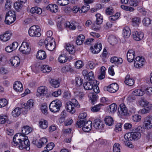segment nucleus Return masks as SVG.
Instances as JSON below:
<instances>
[{"mask_svg": "<svg viewBox=\"0 0 152 152\" xmlns=\"http://www.w3.org/2000/svg\"><path fill=\"white\" fill-rule=\"evenodd\" d=\"M19 50L23 54H28L30 52L31 48L27 42H23L19 49Z\"/></svg>", "mask_w": 152, "mask_h": 152, "instance_id": "9", "label": "nucleus"}, {"mask_svg": "<svg viewBox=\"0 0 152 152\" xmlns=\"http://www.w3.org/2000/svg\"><path fill=\"white\" fill-rule=\"evenodd\" d=\"M132 22L133 26H138L140 22V19L139 17H134L132 19Z\"/></svg>", "mask_w": 152, "mask_h": 152, "instance_id": "45", "label": "nucleus"}, {"mask_svg": "<svg viewBox=\"0 0 152 152\" xmlns=\"http://www.w3.org/2000/svg\"><path fill=\"white\" fill-rule=\"evenodd\" d=\"M85 39V36L83 35H80L77 38L76 43L78 45H80L83 43Z\"/></svg>", "mask_w": 152, "mask_h": 152, "instance_id": "37", "label": "nucleus"}, {"mask_svg": "<svg viewBox=\"0 0 152 152\" xmlns=\"http://www.w3.org/2000/svg\"><path fill=\"white\" fill-rule=\"evenodd\" d=\"M75 66L76 68L80 69L84 66V64L82 61L79 60L76 62Z\"/></svg>", "mask_w": 152, "mask_h": 152, "instance_id": "56", "label": "nucleus"}, {"mask_svg": "<svg viewBox=\"0 0 152 152\" xmlns=\"http://www.w3.org/2000/svg\"><path fill=\"white\" fill-rule=\"evenodd\" d=\"M93 126L95 129H101L103 127V123L99 119H97L94 120Z\"/></svg>", "mask_w": 152, "mask_h": 152, "instance_id": "16", "label": "nucleus"}, {"mask_svg": "<svg viewBox=\"0 0 152 152\" xmlns=\"http://www.w3.org/2000/svg\"><path fill=\"white\" fill-rule=\"evenodd\" d=\"M102 46L101 43L96 44L94 47L91 46L90 48L91 51L94 54H97L101 51L102 49Z\"/></svg>", "mask_w": 152, "mask_h": 152, "instance_id": "12", "label": "nucleus"}, {"mask_svg": "<svg viewBox=\"0 0 152 152\" xmlns=\"http://www.w3.org/2000/svg\"><path fill=\"white\" fill-rule=\"evenodd\" d=\"M13 87L14 89L17 92H21L23 90L22 84L19 81L15 82Z\"/></svg>", "mask_w": 152, "mask_h": 152, "instance_id": "19", "label": "nucleus"}, {"mask_svg": "<svg viewBox=\"0 0 152 152\" xmlns=\"http://www.w3.org/2000/svg\"><path fill=\"white\" fill-rule=\"evenodd\" d=\"M120 16V13L118 12L116 13L115 15L111 16L109 17L110 20L113 21L117 20Z\"/></svg>", "mask_w": 152, "mask_h": 152, "instance_id": "55", "label": "nucleus"}, {"mask_svg": "<svg viewBox=\"0 0 152 152\" xmlns=\"http://www.w3.org/2000/svg\"><path fill=\"white\" fill-rule=\"evenodd\" d=\"M126 56L128 61L130 62H132L135 56V52L133 50H129L128 51Z\"/></svg>", "mask_w": 152, "mask_h": 152, "instance_id": "13", "label": "nucleus"}, {"mask_svg": "<svg viewBox=\"0 0 152 152\" xmlns=\"http://www.w3.org/2000/svg\"><path fill=\"white\" fill-rule=\"evenodd\" d=\"M16 17V15L15 12H8L6 15L5 22L7 24H10L14 22Z\"/></svg>", "mask_w": 152, "mask_h": 152, "instance_id": "4", "label": "nucleus"}, {"mask_svg": "<svg viewBox=\"0 0 152 152\" xmlns=\"http://www.w3.org/2000/svg\"><path fill=\"white\" fill-rule=\"evenodd\" d=\"M32 131V129L28 126H23L22 129V133H20L22 136H26V135L29 134Z\"/></svg>", "mask_w": 152, "mask_h": 152, "instance_id": "22", "label": "nucleus"}, {"mask_svg": "<svg viewBox=\"0 0 152 152\" xmlns=\"http://www.w3.org/2000/svg\"><path fill=\"white\" fill-rule=\"evenodd\" d=\"M47 10L50 11L52 12H56L58 10V6L55 4H50L46 7Z\"/></svg>", "mask_w": 152, "mask_h": 152, "instance_id": "18", "label": "nucleus"}, {"mask_svg": "<svg viewBox=\"0 0 152 152\" xmlns=\"http://www.w3.org/2000/svg\"><path fill=\"white\" fill-rule=\"evenodd\" d=\"M92 122L90 121L86 122L84 125L82 127L83 130L86 132L90 131L92 128Z\"/></svg>", "mask_w": 152, "mask_h": 152, "instance_id": "23", "label": "nucleus"}, {"mask_svg": "<svg viewBox=\"0 0 152 152\" xmlns=\"http://www.w3.org/2000/svg\"><path fill=\"white\" fill-rule=\"evenodd\" d=\"M145 63V58L142 57L138 56L134 60V66L137 68H141Z\"/></svg>", "mask_w": 152, "mask_h": 152, "instance_id": "7", "label": "nucleus"}, {"mask_svg": "<svg viewBox=\"0 0 152 152\" xmlns=\"http://www.w3.org/2000/svg\"><path fill=\"white\" fill-rule=\"evenodd\" d=\"M9 72L8 69L2 66L0 67V74L4 75L7 74Z\"/></svg>", "mask_w": 152, "mask_h": 152, "instance_id": "62", "label": "nucleus"}, {"mask_svg": "<svg viewBox=\"0 0 152 152\" xmlns=\"http://www.w3.org/2000/svg\"><path fill=\"white\" fill-rule=\"evenodd\" d=\"M119 88L118 85L115 83H112L107 86H105L104 90L108 91L111 93H114L116 92Z\"/></svg>", "mask_w": 152, "mask_h": 152, "instance_id": "8", "label": "nucleus"}, {"mask_svg": "<svg viewBox=\"0 0 152 152\" xmlns=\"http://www.w3.org/2000/svg\"><path fill=\"white\" fill-rule=\"evenodd\" d=\"M133 94L135 96H142L144 94V91L142 89H136L132 92Z\"/></svg>", "mask_w": 152, "mask_h": 152, "instance_id": "41", "label": "nucleus"}, {"mask_svg": "<svg viewBox=\"0 0 152 152\" xmlns=\"http://www.w3.org/2000/svg\"><path fill=\"white\" fill-rule=\"evenodd\" d=\"M41 29L38 26H33L29 29V35L32 37H39L41 35Z\"/></svg>", "mask_w": 152, "mask_h": 152, "instance_id": "2", "label": "nucleus"}, {"mask_svg": "<svg viewBox=\"0 0 152 152\" xmlns=\"http://www.w3.org/2000/svg\"><path fill=\"white\" fill-rule=\"evenodd\" d=\"M131 31L129 27L126 26L123 29V35L125 38L129 37L131 35Z\"/></svg>", "mask_w": 152, "mask_h": 152, "instance_id": "28", "label": "nucleus"}, {"mask_svg": "<svg viewBox=\"0 0 152 152\" xmlns=\"http://www.w3.org/2000/svg\"><path fill=\"white\" fill-rule=\"evenodd\" d=\"M110 61L112 63H114L116 64H121L123 62V60L121 58H118L116 56L111 57L110 59Z\"/></svg>", "mask_w": 152, "mask_h": 152, "instance_id": "29", "label": "nucleus"}, {"mask_svg": "<svg viewBox=\"0 0 152 152\" xmlns=\"http://www.w3.org/2000/svg\"><path fill=\"white\" fill-rule=\"evenodd\" d=\"M140 104L145 107L141 110V112L142 113H147L152 110V104H149L145 100H142Z\"/></svg>", "mask_w": 152, "mask_h": 152, "instance_id": "6", "label": "nucleus"}, {"mask_svg": "<svg viewBox=\"0 0 152 152\" xmlns=\"http://www.w3.org/2000/svg\"><path fill=\"white\" fill-rule=\"evenodd\" d=\"M145 129H149L152 128V117L148 116L144 118L143 122Z\"/></svg>", "mask_w": 152, "mask_h": 152, "instance_id": "11", "label": "nucleus"}, {"mask_svg": "<svg viewBox=\"0 0 152 152\" xmlns=\"http://www.w3.org/2000/svg\"><path fill=\"white\" fill-rule=\"evenodd\" d=\"M132 138V140H137L140 138L141 137V134L139 133H137L136 132H131Z\"/></svg>", "mask_w": 152, "mask_h": 152, "instance_id": "38", "label": "nucleus"}, {"mask_svg": "<svg viewBox=\"0 0 152 152\" xmlns=\"http://www.w3.org/2000/svg\"><path fill=\"white\" fill-rule=\"evenodd\" d=\"M36 57L40 60L45 59L46 57V55L45 51L42 50H39L36 55Z\"/></svg>", "mask_w": 152, "mask_h": 152, "instance_id": "24", "label": "nucleus"}, {"mask_svg": "<svg viewBox=\"0 0 152 152\" xmlns=\"http://www.w3.org/2000/svg\"><path fill=\"white\" fill-rule=\"evenodd\" d=\"M64 26L65 27L69 28L71 30H75L76 28V26L74 25L73 23H71L68 21L65 22Z\"/></svg>", "mask_w": 152, "mask_h": 152, "instance_id": "40", "label": "nucleus"}, {"mask_svg": "<svg viewBox=\"0 0 152 152\" xmlns=\"http://www.w3.org/2000/svg\"><path fill=\"white\" fill-rule=\"evenodd\" d=\"M75 80L76 84L77 86H80L82 84L83 81L80 77H76Z\"/></svg>", "mask_w": 152, "mask_h": 152, "instance_id": "59", "label": "nucleus"}, {"mask_svg": "<svg viewBox=\"0 0 152 152\" xmlns=\"http://www.w3.org/2000/svg\"><path fill=\"white\" fill-rule=\"evenodd\" d=\"M120 145L118 143H115L113 148V152H121Z\"/></svg>", "mask_w": 152, "mask_h": 152, "instance_id": "61", "label": "nucleus"}, {"mask_svg": "<svg viewBox=\"0 0 152 152\" xmlns=\"http://www.w3.org/2000/svg\"><path fill=\"white\" fill-rule=\"evenodd\" d=\"M114 9L112 7H108L106 9L105 13L107 15H112L114 14Z\"/></svg>", "mask_w": 152, "mask_h": 152, "instance_id": "47", "label": "nucleus"}, {"mask_svg": "<svg viewBox=\"0 0 152 152\" xmlns=\"http://www.w3.org/2000/svg\"><path fill=\"white\" fill-rule=\"evenodd\" d=\"M132 119L134 122H139L141 120V116L137 114H135L132 116Z\"/></svg>", "mask_w": 152, "mask_h": 152, "instance_id": "50", "label": "nucleus"}, {"mask_svg": "<svg viewBox=\"0 0 152 152\" xmlns=\"http://www.w3.org/2000/svg\"><path fill=\"white\" fill-rule=\"evenodd\" d=\"M140 1V0H130L129 2L130 5L136 7L138 5Z\"/></svg>", "mask_w": 152, "mask_h": 152, "instance_id": "60", "label": "nucleus"}, {"mask_svg": "<svg viewBox=\"0 0 152 152\" xmlns=\"http://www.w3.org/2000/svg\"><path fill=\"white\" fill-rule=\"evenodd\" d=\"M132 36L135 40L138 41L142 39L144 34L141 32L136 31L133 33Z\"/></svg>", "mask_w": 152, "mask_h": 152, "instance_id": "15", "label": "nucleus"}, {"mask_svg": "<svg viewBox=\"0 0 152 152\" xmlns=\"http://www.w3.org/2000/svg\"><path fill=\"white\" fill-rule=\"evenodd\" d=\"M69 2V0H58L57 3L58 5L62 6L68 4Z\"/></svg>", "mask_w": 152, "mask_h": 152, "instance_id": "57", "label": "nucleus"}, {"mask_svg": "<svg viewBox=\"0 0 152 152\" xmlns=\"http://www.w3.org/2000/svg\"><path fill=\"white\" fill-rule=\"evenodd\" d=\"M96 65V63H95L93 61H90L88 62L87 64V66L88 68L92 69H94Z\"/></svg>", "mask_w": 152, "mask_h": 152, "instance_id": "51", "label": "nucleus"}, {"mask_svg": "<svg viewBox=\"0 0 152 152\" xmlns=\"http://www.w3.org/2000/svg\"><path fill=\"white\" fill-rule=\"evenodd\" d=\"M118 111L122 115L129 116L131 114V112L128 111L127 108L124 104H121L120 105Z\"/></svg>", "mask_w": 152, "mask_h": 152, "instance_id": "10", "label": "nucleus"}, {"mask_svg": "<svg viewBox=\"0 0 152 152\" xmlns=\"http://www.w3.org/2000/svg\"><path fill=\"white\" fill-rule=\"evenodd\" d=\"M46 88L45 86H41L39 87L37 89V96L39 97L43 95L45 91Z\"/></svg>", "mask_w": 152, "mask_h": 152, "instance_id": "33", "label": "nucleus"}, {"mask_svg": "<svg viewBox=\"0 0 152 152\" xmlns=\"http://www.w3.org/2000/svg\"><path fill=\"white\" fill-rule=\"evenodd\" d=\"M14 6L16 10L21 9L23 7V4L19 2H16L14 3Z\"/></svg>", "mask_w": 152, "mask_h": 152, "instance_id": "63", "label": "nucleus"}, {"mask_svg": "<svg viewBox=\"0 0 152 152\" xmlns=\"http://www.w3.org/2000/svg\"><path fill=\"white\" fill-rule=\"evenodd\" d=\"M88 97L91 101V103L94 104L96 102L98 98V95L94 93H90Z\"/></svg>", "mask_w": 152, "mask_h": 152, "instance_id": "25", "label": "nucleus"}, {"mask_svg": "<svg viewBox=\"0 0 152 152\" xmlns=\"http://www.w3.org/2000/svg\"><path fill=\"white\" fill-rule=\"evenodd\" d=\"M66 50L69 52L70 53L72 54L74 53V47L73 45L70 44H68L66 48Z\"/></svg>", "mask_w": 152, "mask_h": 152, "instance_id": "48", "label": "nucleus"}, {"mask_svg": "<svg viewBox=\"0 0 152 152\" xmlns=\"http://www.w3.org/2000/svg\"><path fill=\"white\" fill-rule=\"evenodd\" d=\"M65 107L68 112L72 114L74 113L75 112V107L70 102H68L66 103Z\"/></svg>", "mask_w": 152, "mask_h": 152, "instance_id": "21", "label": "nucleus"}, {"mask_svg": "<svg viewBox=\"0 0 152 152\" xmlns=\"http://www.w3.org/2000/svg\"><path fill=\"white\" fill-rule=\"evenodd\" d=\"M145 129L144 127L141 126H139L135 129L134 131L137 133H139L141 134V133H142L145 132Z\"/></svg>", "mask_w": 152, "mask_h": 152, "instance_id": "52", "label": "nucleus"}, {"mask_svg": "<svg viewBox=\"0 0 152 152\" xmlns=\"http://www.w3.org/2000/svg\"><path fill=\"white\" fill-rule=\"evenodd\" d=\"M10 61L12 66L15 67H16L18 66L20 62V59L17 56L11 58Z\"/></svg>", "mask_w": 152, "mask_h": 152, "instance_id": "17", "label": "nucleus"}, {"mask_svg": "<svg viewBox=\"0 0 152 152\" xmlns=\"http://www.w3.org/2000/svg\"><path fill=\"white\" fill-rule=\"evenodd\" d=\"M34 103V100L32 99H30L27 101L26 105L25 103L23 104L22 105V107L26 109H29L33 106Z\"/></svg>", "mask_w": 152, "mask_h": 152, "instance_id": "31", "label": "nucleus"}, {"mask_svg": "<svg viewBox=\"0 0 152 152\" xmlns=\"http://www.w3.org/2000/svg\"><path fill=\"white\" fill-rule=\"evenodd\" d=\"M25 137L24 142H23L24 144L20 147V149H23L24 148L26 149L27 151H28L30 149L29 146L30 143L28 139V137L25 136Z\"/></svg>", "mask_w": 152, "mask_h": 152, "instance_id": "20", "label": "nucleus"}, {"mask_svg": "<svg viewBox=\"0 0 152 152\" xmlns=\"http://www.w3.org/2000/svg\"><path fill=\"white\" fill-rule=\"evenodd\" d=\"M39 127L42 129H46L48 126V121L45 120H42L39 123Z\"/></svg>", "mask_w": 152, "mask_h": 152, "instance_id": "32", "label": "nucleus"}, {"mask_svg": "<svg viewBox=\"0 0 152 152\" xmlns=\"http://www.w3.org/2000/svg\"><path fill=\"white\" fill-rule=\"evenodd\" d=\"M45 45L49 50L53 51L56 48V43L54 39L52 38H47L45 41Z\"/></svg>", "mask_w": 152, "mask_h": 152, "instance_id": "5", "label": "nucleus"}, {"mask_svg": "<svg viewBox=\"0 0 152 152\" xmlns=\"http://www.w3.org/2000/svg\"><path fill=\"white\" fill-rule=\"evenodd\" d=\"M102 105L101 104L95 105L91 107V110L94 112H97L99 110Z\"/></svg>", "mask_w": 152, "mask_h": 152, "instance_id": "54", "label": "nucleus"}, {"mask_svg": "<svg viewBox=\"0 0 152 152\" xmlns=\"http://www.w3.org/2000/svg\"><path fill=\"white\" fill-rule=\"evenodd\" d=\"M85 121L84 120H80L77 121L76 124V126L77 127L80 128L83 127L86 123Z\"/></svg>", "mask_w": 152, "mask_h": 152, "instance_id": "64", "label": "nucleus"}, {"mask_svg": "<svg viewBox=\"0 0 152 152\" xmlns=\"http://www.w3.org/2000/svg\"><path fill=\"white\" fill-rule=\"evenodd\" d=\"M96 22L97 24L99 25L102 23L103 22V17L99 13L96 15Z\"/></svg>", "mask_w": 152, "mask_h": 152, "instance_id": "42", "label": "nucleus"}, {"mask_svg": "<svg viewBox=\"0 0 152 152\" xmlns=\"http://www.w3.org/2000/svg\"><path fill=\"white\" fill-rule=\"evenodd\" d=\"M83 86L85 90H89L93 89L94 84L91 82H86L84 83Z\"/></svg>", "mask_w": 152, "mask_h": 152, "instance_id": "27", "label": "nucleus"}, {"mask_svg": "<svg viewBox=\"0 0 152 152\" xmlns=\"http://www.w3.org/2000/svg\"><path fill=\"white\" fill-rule=\"evenodd\" d=\"M21 109L18 107L15 108L12 113V116L15 117L18 116L21 114Z\"/></svg>", "mask_w": 152, "mask_h": 152, "instance_id": "34", "label": "nucleus"}, {"mask_svg": "<svg viewBox=\"0 0 152 152\" xmlns=\"http://www.w3.org/2000/svg\"><path fill=\"white\" fill-rule=\"evenodd\" d=\"M117 108V105L115 103L111 104L108 107V109L110 110V112L112 113H115L116 111Z\"/></svg>", "mask_w": 152, "mask_h": 152, "instance_id": "44", "label": "nucleus"}, {"mask_svg": "<svg viewBox=\"0 0 152 152\" xmlns=\"http://www.w3.org/2000/svg\"><path fill=\"white\" fill-rule=\"evenodd\" d=\"M30 12L32 14L40 15L42 12V9L37 7H33L30 10Z\"/></svg>", "mask_w": 152, "mask_h": 152, "instance_id": "30", "label": "nucleus"}, {"mask_svg": "<svg viewBox=\"0 0 152 152\" xmlns=\"http://www.w3.org/2000/svg\"><path fill=\"white\" fill-rule=\"evenodd\" d=\"M25 136H22L20 133H19L16 134L14 137L13 141L15 145H19L18 147L20 149V147L24 144L25 140Z\"/></svg>", "mask_w": 152, "mask_h": 152, "instance_id": "3", "label": "nucleus"}, {"mask_svg": "<svg viewBox=\"0 0 152 152\" xmlns=\"http://www.w3.org/2000/svg\"><path fill=\"white\" fill-rule=\"evenodd\" d=\"M11 34L10 31H6L4 34L0 35V39L2 41H7L10 39Z\"/></svg>", "mask_w": 152, "mask_h": 152, "instance_id": "14", "label": "nucleus"}, {"mask_svg": "<svg viewBox=\"0 0 152 152\" xmlns=\"http://www.w3.org/2000/svg\"><path fill=\"white\" fill-rule=\"evenodd\" d=\"M67 58L64 54L60 56L58 58L59 62L61 63H64L67 60Z\"/></svg>", "mask_w": 152, "mask_h": 152, "instance_id": "43", "label": "nucleus"}, {"mask_svg": "<svg viewBox=\"0 0 152 152\" xmlns=\"http://www.w3.org/2000/svg\"><path fill=\"white\" fill-rule=\"evenodd\" d=\"M7 120L8 118L7 116L4 115H0V124H4Z\"/></svg>", "mask_w": 152, "mask_h": 152, "instance_id": "53", "label": "nucleus"}, {"mask_svg": "<svg viewBox=\"0 0 152 152\" xmlns=\"http://www.w3.org/2000/svg\"><path fill=\"white\" fill-rule=\"evenodd\" d=\"M125 83L127 85L131 86L134 85V80L130 78V76L127 75L125 77Z\"/></svg>", "mask_w": 152, "mask_h": 152, "instance_id": "26", "label": "nucleus"}, {"mask_svg": "<svg viewBox=\"0 0 152 152\" xmlns=\"http://www.w3.org/2000/svg\"><path fill=\"white\" fill-rule=\"evenodd\" d=\"M104 121L106 124L109 126H111L113 124V120L112 118L109 116H107L105 118Z\"/></svg>", "mask_w": 152, "mask_h": 152, "instance_id": "35", "label": "nucleus"}, {"mask_svg": "<svg viewBox=\"0 0 152 152\" xmlns=\"http://www.w3.org/2000/svg\"><path fill=\"white\" fill-rule=\"evenodd\" d=\"M50 83L51 86L54 88H57L59 86L60 82L58 80L52 79Z\"/></svg>", "mask_w": 152, "mask_h": 152, "instance_id": "46", "label": "nucleus"}, {"mask_svg": "<svg viewBox=\"0 0 152 152\" xmlns=\"http://www.w3.org/2000/svg\"><path fill=\"white\" fill-rule=\"evenodd\" d=\"M61 70L63 72L66 73L68 72H71L72 70V69L70 65H66L62 67Z\"/></svg>", "mask_w": 152, "mask_h": 152, "instance_id": "49", "label": "nucleus"}, {"mask_svg": "<svg viewBox=\"0 0 152 152\" xmlns=\"http://www.w3.org/2000/svg\"><path fill=\"white\" fill-rule=\"evenodd\" d=\"M108 41L110 45H114L116 43L117 39L114 36L111 35L109 36Z\"/></svg>", "mask_w": 152, "mask_h": 152, "instance_id": "36", "label": "nucleus"}, {"mask_svg": "<svg viewBox=\"0 0 152 152\" xmlns=\"http://www.w3.org/2000/svg\"><path fill=\"white\" fill-rule=\"evenodd\" d=\"M7 62V59L6 56L4 55L0 56V64L4 65Z\"/></svg>", "mask_w": 152, "mask_h": 152, "instance_id": "58", "label": "nucleus"}, {"mask_svg": "<svg viewBox=\"0 0 152 152\" xmlns=\"http://www.w3.org/2000/svg\"><path fill=\"white\" fill-rule=\"evenodd\" d=\"M51 68L47 65H42L41 67V70L43 72L45 73L49 72L51 70Z\"/></svg>", "mask_w": 152, "mask_h": 152, "instance_id": "39", "label": "nucleus"}, {"mask_svg": "<svg viewBox=\"0 0 152 152\" xmlns=\"http://www.w3.org/2000/svg\"><path fill=\"white\" fill-rule=\"evenodd\" d=\"M62 106V103L61 101L56 99L52 101L49 105L50 110L53 113L58 112Z\"/></svg>", "mask_w": 152, "mask_h": 152, "instance_id": "1", "label": "nucleus"}]
</instances>
